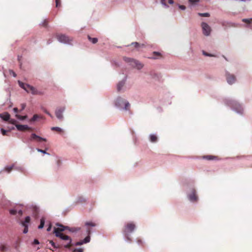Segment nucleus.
Listing matches in <instances>:
<instances>
[{
    "instance_id": "1",
    "label": "nucleus",
    "mask_w": 252,
    "mask_h": 252,
    "mask_svg": "<svg viewBox=\"0 0 252 252\" xmlns=\"http://www.w3.org/2000/svg\"><path fill=\"white\" fill-rule=\"evenodd\" d=\"M136 228V226L133 222H128L126 224L123 229V233L127 240H130L129 233L132 232Z\"/></svg>"
},
{
    "instance_id": "2",
    "label": "nucleus",
    "mask_w": 252,
    "mask_h": 252,
    "mask_svg": "<svg viewBox=\"0 0 252 252\" xmlns=\"http://www.w3.org/2000/svg\"><path fill=\"white\" fill-rule=\"evenodd\" d=\"M116 104L118 106H122L124 104L125 105V110H129L130 108V103H128V102L126 101L125 99H123V98H121V97H118L117 98Z\"/></svg>"
},
{
    "instance_id": "3",
    "label": "nucleus",
    "mask_w": 252,
    "mask_h": 252,
    "mask_svg": "<svg viewBox=\"0 0 252 252\" xmlns=\"http://www.w3.org/2000/svg\"><path fill=\"white\" fill-rule=\"evenodd\" d=\"M20 86L26 90L27 92H31L33 94H36L35 89L32 86L28 84H25L20 81H19Z\"/></svg>"
},
{
    "instance_id": "4",
    "label": "nucleus",
    "mask_w": 252,
    "mask_h": 252,
    "mask_svg": "<svg viewBox=\"0 0 252 252\" xmlns=\"http://www.w3.org/2000/svg\"><path fill=\"white\" fill-rule=\"evenodd\" d=\"M125 60L126 62H130L131 64L135 67H136L138 69H141L142 67H143V65L142 63H140L139 61H137V60H134V59H128V58H126Z\"/></svg>"
},
{
    "instance_id": "5",
    "label": "nucleus",
    "mask_w": 252,
    "mask_h": 252,
    "mask_svg": "<svg viewBox=\"0 0 252 252\" xmlns=\"http://www.w3.org/2000/svg\"><path fill=\"white\" fill-rule=\"evenodd\" d=\"M201 26L202 28L203 34L206 35V36H208V35L210 34L211 28L208 24L205 22H202Z\"/></svg>"
},
{
    "instance_id": "6",
    "label": "nucleus",
    "mask_w": 252,
    "mask_h": 252,
    "mask_svg": "<svg viewBox=\"0 0 252 252\" xmlns=\"http://www.w3.org/2000/svg\"><path fill=\"white\" fill-rule=\"evenodd\" d=\"M31 221V218L30 217L28 216L25 218V220L24 221L21 222L22 225L24 227V229L23 230L24 233H27L28 232V223H29Z\"/></svg>"
},
{
    "instance_id": "7",
    "label": "nucleus",
    "mask_w": 252,
    "mask_h": 252,
    "mask_svg": "<svg viewBox=\"0 0 252 252\" xmlns=\"http://www.w3.org/2000/svg\"><path fill=\"white\" fill-rule=\"evenodd\" d=\"M226 78L227 83H229V84H232V83H235L236 81V77L235 75L231 74L229 73H226Z\"/></svg>"
},
{
    "instance_id": "8",
    "label": "nucleus",
    "mask_w": 252,
    "mask_h": 252,
    "mask_svg": "<svg viewBox=\"0 0 252 252\" xmlns=\"http://www.w3.org/2000/svg\"><path fill=\"white\" fill-rule=\"evenodd\" d=\"M189 198L191 201H196L198 199V197L196 194L195 189H192L191 192L189 195Z\"/></svg>"
},
{
    "instance_id": "9",
    "label": "nucleus",
    "mask_w": 252,
    "mask_h": 252,
    "mask_svg": "<svg viewBox=\"0 0 252 252\" xmlns=\"http://www.w3.org/2000/svg\"><path fill=\"white\" fill-rule=\"evenodd\" d=\"M63 228H55L54 233L57 237H59L62 239H63Z\"/></svg>"
},
{
    "instance_id": "10",
    "label": "nucleus",
    "mask_w": 252,
    "mask_h": 252,
    "mask_svg": "<svg viewBox=\"0 0 252 252\" xmlns=\"http://www.w3.org/2000/svg\"><path fill=\"white\" fill-rule=\"evenodd\" d=\"M32 139L35 140L38 142L46 141L47 140L45 138H42L34 133H32L31 135Z\"/></svg>"
},
{
    "instance_id": "11",
    "label": "nucleus",
    "mask_w": 252,
    "mask_h": 252,
    "mask_svg": "<svg viewBox=\"0 0 252 252\" xmlns=\"http://www.w3.org/2000/svg\"><path fill=\"white\" fill-rule=\"evenodd\" d=\"M202 158H204L205 159H207V160H219V159H220V158L219 157H218V156H214V155L203 156L202 157Z\"/></svg>"
},
{
    "instance_id": "12",
    "label": "nucleus",
    "mask_w": 252,
    "mask_h": 252,
    "mask_svg": "<svg viewBox=\"0 0 252 252\" xmlns=\"http://www.w3.org/2000/svg\"><path fill=\"white\" fill-rule=\"evenodd\" d=\"M16 127L19 131H25L30 129L29 126L27 125H16Z\"/></svg>"
},
{
    "instance_id": "13",
    "label": "nucleus",
    "mask_w": 252,
    "mask_h": 252,
    "mask_svg": "<svg viewBox=\"0 0 252 252\" xmlns=\"http://www.w3.org/2000/svg\"><path fill=\"white\" fill-rule=\"evenodd\" d=\"M90 241V236H86V238L83 240H80L78 242H76L75 245L76 246H80V245H82L83 243H89Z\"/></svg>"
},
{
    "instance_id": "14",
    "label": "nucleus",
    "mask_w": 252,
    "mask_h": 252,
    "mask_svg": "<svg viewBox=\"0 0 252 252\" xmlns=\"http://www.w3.org/2000/svg\"><path fill=\"white\" fill-rule=\"evenodd\" d=\"M10 115L7 112L3 114H0V118L5 121H8L10 119Z\"/></svg>"
},
{
    "instance_id": "15",
    "label": "nucleus",
    "mask_w": 252,
    "mask_h": 252,
    "mask_svg": "<svg viewBox=\"0 0 252 252\" xmlns=\"http://www.w3.org/2000/svg\"><path fill=\"white\" fill-rule=\"evenodd\" d=\"M68 240L69 243L68 244H64V247H70L71 246H72L71 242L72 240L71 238H70L69 236H67V235L64 234V241Z\"/></svg>"
},
{
    "instance_id": "16",
    "label": "nucleus",
    "mask_w": 252,
    "mask_h": 252,
    "mask_svg": "<svg viewBox=\"0 0 252 252\" xmlns=\"http://www.w3.org/2000/svg\"><path fill=\"white\" fill-rule=\"evenodd\" d=\"M63 110L62 108H58L56 111V115L58 119H61L63 117Z\"/></svg>"
},
{
    "instance_id": "17",
    "label": "nucleus",
    "mask_w": 252,
    "mask_h": 252,
    "mask_svg": "<svg viewBox=\"0 0 252 252\" xmlns=\"http://www.w3.org/2000/svg\"><path fill=\"white\" fill-rule=\"evenodd\" d=\"M125 84V81H120L117 84V91L118 92H120V91H121V90L122 89L123 87H124Z\"/></svg>"
},
{
    "instance_id": "18",
    "label": "nucleus",
    "mask_w": 252,
    "mask_h": 252,
    "mask_svg": "<svg viewBox=\"0 0 252 252\" xmlns=\"http://www.w3.org/2000/svg\"><path fill=\"white\" fill-rule=\"evenodd\" d=\"M72 41V38H70V37H68V36H66V35H64V43L70 44V43H71Z\"/></svg>"
},
{
    "instance_id": "19",
    "label": "nucleus",
    "mask_w": 252,
    "mask_h": 252,
    "mask_svg": "<svg viewBox=\"0 0 252 252\" xmlns=\"http://www.w3.org/2000/svg\"><path fill=\"white\" fill-rule=\"evenodd\" d=\"M153 55H154V57L151 58L152 59H157L158 57H161V54L159 53V52H157V51H154L153 52Z\"/></svg>"
},
{
    "instance_id": "20",
    "label": "nucleus",
    "mask_w": 252,
    "mask_h": 252,
    "mask_svg": "<svg viewBox=\"0 0 252 252\" xmlns=\"http://www.w3.org/2000/svg\"><path fill=\"white\" fill-rule=\"evenodd\" d=\"M150 140L152 142H156L158 140L157 136L155 135V134H151L150 136Z\"/></svg>"
},
{
    "instance_id": "21",
    "label": "nucleus",
    "mask_w": 252,
    "mask_h": 252,
    "mask_svg": "<svg viewBox=\"0 0 252 252\" xmlns=\"http://www.w3.org/2000/svg\"><path fill=\"white\" fill-rule=\"evenodd\" d=\"M88 38L89 41H91L93 43H96L98 41L97 38H92V37L90 36V35H88Z\"/></svg>"
},
{
    "instance_id": "22",
    "label": "nucleus",
    "mask_w": 252,
    "mask_h": 252,
    "mask_svg": "<svg viewBox=\"0 0 252 252\" xmlns=\"http://www.w3.org/2000/svg\"><path fill=\"white\" fill-rule=\"evenodd\" d=\"M131 45H133L135 48L144 47V46H145V44L140 45L139 43H137V42L132 43H131Z\"/></svg>"
},
{
    "instance_id": "23",
    "label": "nucleus",
    "mask_w": 252,
    "mask_h": 252,
    "mask_svg": "<svg viewBox=\"0 0 252 252\" xmlns=\"http://www.w3.org/2000/svg\"><path fill=\"white\" fill-rule=\"evenodd\" d=\"M45 223V219L44 218H42L40 220V225L38 226L39 229H41L44 227Z\"/></svg>"
},
{
    "instance_id": "24",
    "label": "nucleus",
    "mask_w": 252,
    "mask_h": 252,
    "mask_svg": "<svg viewBox=\"0 0 252 252\" xmlns=\"http://www.w3.org/2000/svg\"><path fill=\"white\" fill-rule=\"evenodd\" d=\"M51 129L52 131H56L58 133H60L62 131V129L61 128L59 127H52L51 128Z\"/></svg>"
},
{
    "instance_id": "25",
    "label": "nucleus",
    "mask_w": 252,
    "mask_h": 252,
    "mask_svg": "<svg viewBox=\"0 0 252 252\" xmlns=\"http://www.w3.org/2000/svg\"><path fill=\"white\" fill-rule=\"evenodd\" d=\"M15 116H16V117L17 119H19V120H25V119L27 118V116H21V115H18V114H16Z\"/></svg>"
},
{
    "instance_id": "26",
    "label": "nucleus",
    "mask_w": 252,
    "mask_h": 252,
    "mask_svg": "<svg viewBox=\"0 0 252 252\" xmlns=\"http://www.w3.org/2000/svg\"><path fill=\"white\" fill-rule=\"evenodd\" d=\"M7 250L6 247L4 245H1L0 246V251L1 252H4L6 251Z\"/></svg>"
},
{
    "instance_id": "27",
    "label": "nucleus",
    "mask_w": 252,
    "mask_h": 252,
    "mask_svg": "<svg viewBox=\"0 0 252 252\" xmlns=\"http://www.w3.org/2000/svg\"><path fill=\"white\" fill-rule=\"evenodd\" d=\"M67 229L70 231H76V230H77V228H70L69 227H67V226H64V230H67Z\"/></svg>"
},
{
    "instance_id": "28",
    "label": "nucleus",
    "mask_w": 252,
    "mask_h": 252,
    "mask_svg": "<svg viewBox=\"0 0 252 252\" xmlns=\"http://www.w3.org/2000/svg\"><path fill=\"white\" fill-rule=\"evenodd\" d=\"M242 21L244 22V23L250 24V23H252V19H242Z\"/></svg>"
},
{
    "instance_id": "29",
    "label": "nucleus",
    "mask_w": 252,
    "mask_h": 252,
    "mask_svg": "<svg viewBox=\"0 0 252 252\" xmlns=\"http://www.w3.org/2000/svg\"><path fill=\"white\" fill-rule=\"evenodd\" d=\"M57 38L59 41L61 42L63 41V35L62 34L57 35Z\"/></svg>"
},
{
    "instance_id": "30",
    "label": "nucleus",
    "mask_w": 252,
    "mask_h": 252,
    "mask_svg": "<svg viewBox=\"0 0 252 252\" xmlns=\"http://www.w3.org/2000/svg\"><path fill=\"white\" fill-rule=\"evenodd\" d=\"M39 118H40V117L38 115L35 114L33 115V117L32 118L31 121L32 122L35 121L37 120V119Z\"/></svg>"
},
{
    "instance_id": "31",
    "label": "nucleus",
    "mask_w": 252,
    "mask_h": 252,
    "mask_svg": "<svg viewBox=\"0 0 252 252\" xmlns=\"http://www.w3.org/2000/svg\"><path fill=\"white\" fill-rule=\"evenodd\" d=\"M198 15H199L200 16H204V17H209L210 16V14L209 13H198Z\"/></svg>"
},
{
    "instance_id": "32",
    "label": "nucleus",
    "mask_w": 252,
    "mask_h": 252,
    "mask_svg": "<svg viewBox=\"0 0 252 252\" xmlns=\"http://www.w3.org/2000/svg\"><path fill=\"white\" fill-rule=\"evenodd\" d=\"M200 0H189V3H190V4H196L197 2H199Z\"/></svg>"
},
{
    "instance_id": "33",
    "label": "nucleus",
    "mask_w": 252,
    "mask_h": 252,
    "mask_svg": "<svg viewBox=\"0 0 252 252\" xmlns=\"http://www.w3.org/2000/svg\"><path fill=\"white\" fill-rule=\"evenodd\" d=\"M13 169V166H7L5 168V170L8 172L9 173Z\"/></svg>"
},
{
    "instance_id": "34",
    "label": "nucleus",
    "mask_w": 252,
    "mask_h": 252,
    "mask_svg": "<svg viewBox=\"0 0 252 252\" xmlns=\"http://www.w3.org/2000/svg\"><path fill=\"white\" fill-rule=\"evenodd\" d=\"M56 7H60L61 6V0H56Z\"/></svg>"
},
{
    "instance_id": "35",
    "label": "nucleus",
    "mask_w": 252,
    "mask_h": 252,
    "mask_svg": "<svg viewBox=\"0 0 252 252\" xmlns=\"http://www.w3.org/2000/svg\"><path fill=\"white\" fill-rule=\"evenodd\" d=\"M73 252H83V248H75Z\"/></svg>"
},
{
    "instance_id": "36",
    "label": "nucleus",
    "mask_w": 252,
    "mask_h": 252,
    "mask_svg": "<svg viewBox=\"0 0 252 252\" xmlns=\"http://www.w3.org/2000/svg\"><path fill=\"white\" fill-rule=\"evenodd\" d=\"M17 213V211L15 209H11L10 210V213L11 215H15Z\"/></svg>"
},
{
    "instance_id": "37",
    "label": "nucleus",
    "mask_w": 252,
    "mask_h": 252,
    "mask_svg": "<svg viewBox=\"0 0 252 252\" xmlns=\"http://www.w3.org/2000/svg\"><path fill=\"white\" fill-rule=\"evenodd\" d=\"M1 133L3 135H7V133L8 132V130H6L3 128L1 129Z\"/></svg>"
},
{
    "instance_id": "38",
    "label": "nucleus",
    "mask_w": 252,
    "mask_h": 252,
    "mask_svg": "<svg viewBox=\"0 0 252 252\" xmlns=\"http://www.w3.org/2000/svg\"><path fill=\"white\" fill-rule=\"evenodd\" d=\"M9 122L10 123V124H13V125H16V121L14 119H9Z\"/></svg>"
},
{
    "instance_id": "39",
    "label": "nucleus",
    "mask_w": 252,
    "mask_h": 252,
    "mask_svg": "<svg viewBox=\"0 0 252 252\" xmlns=\"http://www.w3.org/2000/svg\"><path fill=\"white\" fill-rule=\"evenodd\" d=\"M86 225H88V226H95V224L94 223H93V222H87L86 223Z\"/></svg>"
},
{
    "instance_id": "40",
    "label": "nucleus",
    "mask_w": 252,
    "mask_h": 252,
    "mask_svg": "<svg viewBox=\"0 0 252 252\" xmlns=\"http://www.w3.org/2000/svg\"><path fill=\"white\" fill-rule=\"evenodd\" d=\"M9 72L10 75H12L15 77L16 76V74L12 70H9Z\"/></svg>"
},
{
    "instance_id": "41",
    "label": "nucleus",
    "mask_w": 252,
    "mask_h": 252,
    "mask_svg": "<svg viewBox=\"0 0 252 252\" xmlns=\"http://www.w3.org/2000/svg\"><path fill=\"white\" fill-rule=\"evenodd\" d=\"M20 106H21L20 111H21L25 108L26 105V104H25V103H22V104H21Z\"/></svg>"
},
{
    "instance_id": "42",
    "label": "nucleus",
    "mask_w": 252,
    "mask_h": 252,
    "mask_svg": "<svg viewBox=\"0 0 252 252\" xmlns=\"http://www.w3.org/2000/svg\"><path fill=\"white\" fill-rule=\"evenodd\" d=\"M43 111H44L45 113H46L47 114H48V115H49L50 117H52V115H51V114H50L48 111H47L46 109H45L43 108Z\"/></svg>"
},
{
    "instance_id": "43",
    "label": "nucleus",
    "mask_w": 252,
    "mask_h": 252,
    "mask_svg": "<svg viewBox=\"0 0 252 252\" xmlns=\"http://www.w3.org/2000/svg\"><path fill=\"white\" fill-rule=\"evenodd\" d=\"M49 243H50V244H51L52 245V246L54 247V248H56V247L55 246V244L53 241H52V240L49 241Z\"/></svg>"
},
{
    "instance_id": "44",
    "label": "nucleus",
    "mask_w": 252,
    "mask_h": 252,
    "mask_svg": "<svg viewBox=\"0 0 252 252\" xmlns=\"http://www.w3.org/2000/svg\"><path fill=\"white\" fill-rule=\"evenodd\" d=\"M37 151L39 152H41V153H42L43 154H47V153L46 152V151L45 150H41V149H37Z\"/></svg>"
},
{
    "instance_id": "45",
    "label": "nucleus",
    "mask_w": 252,
    "mask_h": 252,
    "mask_svg": "<svg viewBox=\"0 0 252 252\" xmlns=\"http://www.w3.org/2000/svg\"><path fill=\"white\" fill-rule=\"evenodd\" d=\"M33 244H39V242L38 240L34 239Z\"/></svg>"
},
{
    "instance_id": "46",
    "label": "nucleus",
    "mask_w": 252,
    "mask_h": 252,
    "mask_svg": "<svg viewBox=\"0 0 252 252\" xmlns=\"http://www.w3.org/2000/svg\"><path fill=\"white\" fill-rule=\"evenodd\" d=\"M161 2L164 4V5H165V6H167V3L166 2V0H161Z\"/></svg>"
},
{
    "instance_id": "47",
    "label": "nucleus",
    "mask_w": 252,
    "mask_h": 252,
    "mask_svg": "<svg viewBox=\"0 0 252 252\" xmlns=\"http://www.w3.org/2000/svg\"><path fill=\"white\" fill-rule=\"evenodd\" d=\"M13 111L15 113H17L19 112L18 109L16 107L13 108Z\"/></svg>"
},
{
    "instance_id": "48",
    "label": "nucleus",
    "mask_w": 252,
    "mask_h": 252,
    "mask_svg": "<svg viewBox=\"0 0 252 252\" xmlns=\"http://www.w3.org/2000/svg\"><path fill=\"white\" fill-rule=\"evenodd\" d=\"M203 53L204 55H206V56H209L210 57H211V56H213L212 55H211V54L206 53V52H205V51H203Z\"/></svg>"
},
{
    "instance_id": "49",
    "label": "nucleus",
    "mask_w": 252,
    "mask_h": 252,
    "mask_svg": "<svg viewBox=\"0 0 252 252\" xmlns=\"http://www.w3.org/2000/svg\"><path fill=\"white\" fill-rule=\"evenodd\" d=\"M179 7L182 10H185L186 8V6H185V5H180Z\"/></svg>"
},
{
    "instance_id": "50",
    "label": "nucleus",
    "mask_w": 252,
    "mask_h": 252,
    "mask_svg": "<svg viewBox=\"0 0 252 252\" xmlns=\"http://www.w3.org/2000/svg\"><path fill=\"white\" fill-rule=\"evenodd\" d=\"M18 214L21 216L23 214V211L21 210H20L18 211Z\"/></svg>"
},
{
    "instance_id": "51",
    "label": "nucleus",
    "mask_w": 252,
    "mask_h": 252,
    "mask_svg": "<svg viewBox=\"0 0 252 252\" xmlns=\"http://www.w3.org/2000/svg\"><path fill=\"white\" fill-rule=\"evenodd\" d=\"M51 226H51V224H50V225H49V227H48V228L47 229V230L48 231H50L51 230Z\"/></svg>"
},
{
    "instance_id": "52",
    "label": "nucleus",
    "mask_w": 252,
    "mask_h": 252,
    "mask_svg": "<svg viewBox=\"0 0 252 252\" xmlns=\"http://www.w3.org/2000/svg\"><path fill=\"white\" fill-rule=\"evenodd\" d=\"M43 25L44 26H46L47 25V21L46 20H45L44 21V23H43Z\"/></svg>"
},
{
    "instance_id": "53",
    "label": "nucleus",
    "mask_w": 252,
    "mask_h": 252,
    "mask_svg": "<svg viewBox=\"0 0 252 252\" xmlns=\"http://www.w3.org/2000/svg\"><path fill=\"white\" fill-rule=\"evenodd\" d=\"M61 162L60 160H58L57 162V166H59L61 165Z\"/></svg>"
},
{
    "instance_id": "54",
    "label": "nucleus",
    "mask_w": 252,
    "mask_h": 252,
    "mask_svg": "<svg viewBox=\"0 0 252 252\" xmlns=\"http://www.w3.org/2000/svg\"><path fill=\"white\" fill-rule=\"evenodd\" d=\"M168 3H174V0H168Z\"/></svg>"
},
{
    "instance_id": "55",
    "label": "nucleus",
    "mask_w": 252,
    "mask_h": 252,
    "mask_svg": "<svg viewBox=\"0 0 252 252\" xmlns=\"http://www.w3.org/2000/svg\"><path fill=\"white\" fill-rule=\"evenodd\" d=\"M239 107V109L238 110H237V111L238 112H241V106L240 105H238Z\"/></svg>"
},
{
    "instance_id": "56",
    "label": "nucleus",
    "mask_w": 252,
    "mask_h": 252,
    "mask_svg": "<svg viewBox=\"0 0 252 252\" xmlns=\"http://www.w3.org/2000/svg\"><path fill=\"white\" fill-rule=\"evenodd\" d=\"M14 129V127H12V128H11V129Z\"/></svg>"
},
{
    "instance_id": "57",
    "label": "nucleus",
    "mask_w": 252,
    "mask_h": 252,
    "mask_svg": "<svg viewBox=\"0 0 252 252\" xmlns=\"http://www.w3.org/2000/svg\"><path fill=\"white\" fill-rule=\"evenodd\" d=\"M89 233H90V230H88Z\"/></svg>"
},
{
    "instance_id": "58",
    "label": "nucleus",
    "mask_w": 252,
    "mask_h": 252,
    "mask_svg": "<svg viewBox=\"0 0 252 252\" xmlns=\"http://www.w3.org/2000/svg\"><path fill=\"white\" fill-rule=\"evenodd\" d=\"M60 226L62 227H63V226L62 225H60Z\"/></svg>"
},
{
    "instance_id": "59",
    "label": "nucleus",
    "mask_w": 252,
    "mask_h": 252,
    "mask_svg": "<svg viewBox=\"0 0 252 252\" xmlns=\"http://www.w3.org/2000/svg\"><path fill=\"white\" fill-rule=\"evenodd\" d=\"M243 1H245V0H243Z\"/></svg>"
}]
</instances>
